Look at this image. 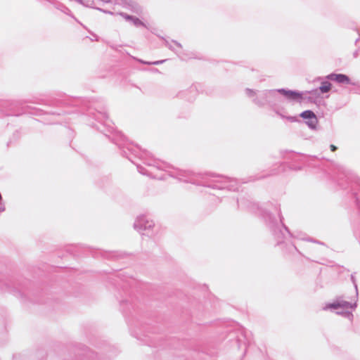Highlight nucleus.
Here are the masks:
<instances>
[{
    "label": "nucleus",
    "mask_w": 360,
    "mask_h": 360,
    "mask_svg": "<svg viewBox=\"0 0 360 360\" xmlns=\"http://www.w3.org/2000/svg\"><path fill=\"white\" fill-rule=\"evenodd\" d=\"M326 79L335 81L339 84H349L350 79L345 75L343 74H335L332 73L326 76Z\"/></svg>",
    "instance_id": "obj_6"
},
{
    "label": "nucleus",
    "mask_w": 360,
    "mask_h": 360,
    "mask_svg": "<svg viewBox=\"0 0 360 360\" xmlns=\"http://www.w3.org/2000/svg\"><path fill=\"white\" fill-rule=\"evenodd\" d=\"M336 148H337L334 145H330V149L332 151H335Z\"/></svg>",
    "instance_id": "obj_18"
},
{
    "label": "nucleus",
    "mask_w": 360,
    "mask_h": 360,
    "mask_svg": "<svg viewBox=\"0 0 360 360\" xmlns=\"http://www.w3.org/2000/svg\"><path fill=\"white\" fill-rule=\"evenodd\" d=\"M300 116L305 120H308L307 124L312 129L315 128L317 124V119L315 114L311 110H305L300 114Z\"/></svg>",
    "instance_id": "obj_5"
},
{
    "label": "nucleus",
    "mask_w": 360,
    "mask_h": 360,
    "mask_svg": "<svg viewBox=\"0 0 360 360\" xmlns=\"http://www.w3.org/2000/svg\"><path fill=\"white\" fill-rule=\"evenodd\" d=\"M245 94L248 97H253L255 95H256V92L250 89H246Z\"/></svg>",
    "instance_id": "obj_11"
},
{
    "label": "nucleus",
    "mask_w": 360,
    "mask_h": 360,
    "mask_svg": "<svg viewBox=\"0 0 360 360\" xmlns=\"http://www.w3.org/2000/svg\"><path fill=\"white\" fill-rule=\"evenodd\" d=\"M172 42H173V43H174V44H175L178 48L181 49V45L179 43H178V42H176V41H173Z\"/></svg>",
    "instance_id": "obj_17"
},
{
    "label": "nucleus",
    "mask_w": 360,
    "mask_h": 360,
    "mask_svg": "<svg viewBox=\"0 0 360 360\" xmlns=\"http://www.w3.org/2000/svg\"><path fill=\"white\" fill-rule=\"evenodd\" d=\"M356 307V301L354 303L347 302L344 300L342 298L339 297L336 299L333 303L326 304L324 307V310L327 309H334L339 310L337 311V314H341L347 317L349 319H352L353 317L352 314L349 311L350 309H355Z\"/></svg>",
    "instance_id": "obj_3"
},
{
    "label": "nucleus",
    "mask_w": 360,
    "mask_h": 360,
    "mask_svg": "<svg viewBox=\"0 0 360 360\" xmlns=\"http://www.w3.org/2000/svg\"><path fill=\"white\" fill-rule=\"evenodd\" d=\"M225 181H229V182H230V183H231V184H229V185H228V186H224L223 188H229V190H233V191L236 189V188L235 187V186L232 184V183H235V182H236V181H235V180H232V179H227V178H226V179H225Z\"/></svg>",
    "instance_id": "obj_9"
},
{
    "label": "nucleus",
    "mask_w": 360,
    "mask_h": 360,
    "mask_svg": "<svg viewBox=\"0 0 360 360\" xmlns=\"http://www.w3.org/2000/svg\"><path fill=\"white\" fill-rule=\"evenodd\" d=\"M279 94L290 101H301L302 100V93L297 91L280 89L266 90L260 92L253 101L259 106L266 104L274 105L279 101Z\"/></svg>",
    "instance_id": "obj_2"
},
{
    "label": "nucleus",
    "mask_w": 360,
    "mask_h": 360,
    "mask_svg": "<svg viewBox=\"0 0 360 360\" xmlns=\"http://www.w3.org/2000/svg\"><path fill=\"white\" fill-rule=\"evenodd\" d=\"M120 15L121 16H122L125 20H129V21H131V18H133V16L129 15L124 13H120Z\"/></svg>",
    "instance_id": "obj_12"
},
{
    "label": "nucleus",
    "mask_w": 360,
    "mask_h": 360,
    "mask_svg": "<svg viewBox=\"0 0 360 360\" xmlns=\"http://www.w3.org/2000/svg\"><path fill=\"white\" fill-rule=\"evenodd\" d=\"M131 22L136 27L143 26L147 27L146 25L136 17L133 16V18L131 20Z\"/></svg>",
    "instance_id": "obj_8"
},
{
    "label": "nucleus",
    "mask_w": 360,
    "mask_h": 360,
    "mask_svg": "<svg viewBox=\"0 0 360 360\" xmlns=\"http://www.w3.org/2000/svg\"><path fill=\"white\" fill-rule=\"evenodd\" d=\"M107 117V115H105V113H103V114H101V113H99L97 116H96V119L100 120V121H102L103 119L104 118H106Z\"/></svg>",
    "instance_id": "obj_14"
},
{
    "label": "nucleus",
    "mask_w": 360,
    "mask_h": 360,
    "mask_svg": "<svg viewBox=\"0 0 360 360\" xmlns=\"http://www.w3.org/2000/svg\"><path fill=\"white\" fill-rule=\"evenodd\" d=\"M141 63H143V64H148V65H159V64H162L163 63L165 60H157V61H154V62H146V61H143V60H139Z\"/></svg>",
    "instance_id": "obj_10"
},
{
    "label": "nucleus",
    "mask_w": 360,
    "mask_h": 360,
    "mask_svg": "<svg viewBox=\"0 0 360 360\" xmlns=\"http://www.w3.org/2000/svg\"><path fill=\"white\" fill-rule=\"evenodd\" d=\"M145 164L148 166V168L138 166V170L140 173L149 176L151 178L164 179L165 177V174H162V172L165 171L168 172L170 176H176L181 181L193 184L196 183L193 179L194 174L190 172L182 170H179L177 172L169 171L167 169L169 168V166L167 164L158 160H153V162H150V161L146 162Z\"/></svg>",
    "instance_id": "obj_1"
},
{
    "label": "nucleus",
    "mask_w": 360,
    "mask_h": 360,
    "mask_svg": "<svg viewBox=\"0 0 360 360\" xmlns=\"http://www.w3.org/2000/svg\"><path fill=\"white\" fill-rule=\"evenodd\" d=\"M331 84L329 82L323 81L321 82V85L317 89L311 91L310 93L313 94H317L319 91L322 94L328 92L331 89Z\"/></svg>",
    "instance_id": "obj_7"
},
{
    "label": "nucleus",
    "mask_w": 360,
    "mask_h": 360,
    "mask_svg": "<svg viewBox=\"0 0 360 360\" xmlns=\"http://www.w3.org/2000/svg\"><path fill=\"white\" fill-rule=\"evenodd\" d=\"M153 226V221L149 220L145 215L138 217L134 224V229L142 234H145L143 231H146V234H148Z\"/></svg>",
    "instance_id": "obj_4"
},
{
    "label": "nucleus",
    "mask_w": 360,
    "mask_h": 360,
    "mask_svg": "<svg viewBox=\"0 0 360 360\" xmlns=\"http://www.w3.org/2000/svg\"><path fill=\"white\" fill-rule=\"evenodd\" d=\"M165 45L171 50L175 51L177 54H179V51L177 50H176L170 43H169L168 41H166L165 43Z\"/></svg>",
    "instance_id": "obj_13"
},
{
    "label": "nucleus",
    "mask_w": 360,
    "mask_h": 360,
    "mask_svg": "<svg viewBox=\"0 0 360 360\" xmlns=\"http://www.w3.org/2000/svg\"><path fill=\"white\" fill-rule=\"evenodd\" d=\"M287 119L291 122H295L296 120V118L294 117H288Z\"/></svg>",
    "instance_id": "obj_16"
},
{
    "label": "nucleus",
    "mask_w": 360,
    "mask_h": 360,
    "mask_svg": "<svg viewBox=\"0 0 360 360\" xmlns=\"http://www.w3.org/2000/svg\"><path fill=\"white\" fill-rule=\"evenodd\" d=\"M98 10H99L100 11L103 12V13H108V14H111L112 15L113 13L110 11H105V10H103V9H101V8H98Z\"/></svg>",
    "instance_id": "obj_15"
}]
</instances>
